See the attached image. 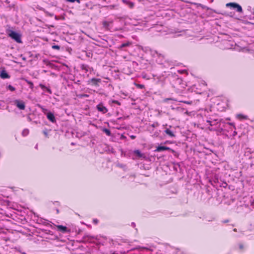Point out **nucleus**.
<instances>
[{
  "label": "nucleus",
  "mask_w": 254,
  "mask_h": 254,
  "mask_svg": "<svg viewBox=\"0 0 254 254\" xmlns=\"http://www.w3.org/2000/svg\"><path fill=\"white\" fill-rule=\"evenodd\" d=\"M6 32L8 37L11 38L16 43L19 44L22 43L21 39L22 35L19 33L10 29L6 30Z\"/></svg>",
  "instance_id": "f257e3e1"
},
{
  "label": "nucleus",
  "mask_w": 254,
  "mask_h": 254,
  "mask_svg": "<svg viewBox=\"0 0 254 254\" xmlns=\"http://www.w3.org/2000/svg\"><path fill=\"white\" fill-rule=\"evenodd\" d=\"M103 131L107 135L110 136L111 134V131L107 128H104Z\"/></svg>",
  "instance_id": "6ab92c4d"
},
{
  "label": "nucleus",
  "mask_w": 254,
  "mask_h": 254,
  "mask_svg": "<svg viewBox=\"0 0 254 254\" xmlns=\"http://www.w3.org/2000/svg\"><path fill=\"white\" fill-rule=\"evenodd\" d=\"M57 213H59V210H58V209H57Z\"/></svg>",
  "instance_id": "4c0bfd02"
},
{
  "label": "nucleus",
  "mask_w": 254,
  "mask_h": 254,
  "mask_svg": "<svg viewBox=\"0 0 254 254\" xmlns=\"http://www.w3.org/2000/svg\"><path fill=\"white\" fill-rule=\"evenodd\" d=\"M96 108L99 112H101L103 114L106 113L108 111V109L104 106L103 104L102 103L97 105Z\"/></svg>",
  "instance_id": "39448f33"
},
{
  "label": "nucleus",
  "mask_w": 254,
  "mask_h": 254,
  "mask_svg": "<svg viewBox=\"0 0 254 254\" xmlns=\"http://www.w3.org/2000/svg\"><path fill=\"white\" fill-rule=\"evenodd\" d=\"M67 1L70 2H74L76 1L78 3H80V0H67Z\"/></svg>",
  "instance_id": "cd10ccee"
},
{
  "label": "nucleus",
  "mask_w": 254,
  "mask_h": 254,
  "mask_svg": "<svg viewBox=\"0 0 254 254\" xmlns=\"http://www.w3.org/2000/svg\"><path fill=\"white\" fill-rule=\"evenodd\" d=\"M227 7H230L234 9H236L237 11L239 12H242L243 11L242 8L240 5L235 2H230L226 4Z\"/></svg>",
  "instance_id": "7ed1b4c3"
},
{
  "label": "nucleus",
  "mask_w": 254,
  "mask_h": 254,
  "mask_svg": "<svg viewBox=\"0 0 254 254\" xmlns=\"http://www.w3.org/2000/svg\"><path fill=\"white\" fill-rule=\"evenodd\" d=\"M237 132H236V131H234V133H233V135H234V136L236 135H237Z\"/></svg>",
  "instance_id": "c9c22d12"
},
{
  "label": "nucleus",
  "mask_w": 254,
  "mask_h": 254,
  "mask_svg": "<svg viewBox=\"0 0 254 254\" xmlns=\"http://www.w3.org/2000/svg\"><path fill=\"white\" fill-rule=\"evenodd\" d=\"M165 132L168 135H169L171 137H175V135L174 133L169 128H167L165 130Z\"/></svg>",
  "instance_id": "ddd939ff"
},
{
  "label": "nucleus",
  "mask_w": 254,
  "mask_h": 254,
  "mask_svg": "<svg viewBox=\"0 0 254 254\" xmlns=\"http://www.w3.org/2000/svg\"><path fill=\"white\" fill-rule=\"evenodd\" d=\"M29 131L28 129H25L22 131V135L23 136H26L29 134Z\"/></svg>",
  "instance_id": "412c9836"
},
{
  "label": "nucleus",
  "mask_w": 254,
  "mask_h": 254,
  "mask_svg": "<svg viewBox=\"0 0 254 254\" xmlns=\"http://www.w3.org/2000/svg\"><path fill=\"white\" fill-rule=\"evenodd\" d=\"M110 23H111V22L105 21L103 22V25L104 26V27L107 28L110 25Z\"/></svg>",
  "instance_id": "4be33fe9"
},
{
  "label": "nucleus",
  "mask_w": 254,
  "mask_h": 254,
  "mask_svg": "<svg viewBox=\"0 0 254 254\" xmlns=\"http://www.w3.org/2000/svg\"><path fill=\"white\" fill-rule=\"evenodd\" d=\"M53 49L59 50L60 49V46L59 45H53L52 47Z\"/></svg>",
  "instance_id": "b1692460"
},
{
  "label": "nucleus",
  "mask_w": 254,
  "mask_h": 254,
  "mask_svg": "<svg viewBox=\"0 0 254 254\" xmlns=\"http://www.w3.org/2000/svg\"><path fill=\"white\" fill-rule=\"evenodd\" d=\"M135 86L139 89H144L145 86L143 84H140L137 83H134Z\"/></svg>",
  "instance_id": "aec40b11"
},
{
  "label": "nucleus",
  "mask_w": 254,
  "mask_h": 254,
  "mask_svg": "<svg viewBox=\"0 0 254 254\" xmlns=\"http://www.w3.org/2000/svg\"><path fill=\"white\" fill-rule=\"evenodd\" d=\"M83 96H84V97H88V95L86 94V95H84Z\"/></svg>",
  "instance_id": "e433bc0d"
},
{
  "label": "nucleus",
  "mask_w": 254,
  "mask_h": 254,
  "mask_svg": "<svg viewBox=\"0 0 254 254\" xmlns=\"http://www.w3.org/2000/svg\"><path fill=\"white\" fill-rule=\"evenodd\" d=\"M81 68L83 70H84L86 71V72H87L88 71V66L86 65H82V66H81Z\"/></svg>",
  "instance_id": "393cba45"
},
{
  "label": "nucleus",
  "mask_w": 254,
  "mask_h": 254,
  "mask_svg": "<svg viewBox=\"0 0 254 254\" xmlns=\"http://www.w3.org/2000/svg\"><path fill=\"white\" fill-rule=\"evenodd\" d=\"M0 77L2 79H8L10 78V76L6 71L3 69L0 72Z\"/></svg>",
  "instance_id": "1a4fd4ad"
},
{
  "label": "nucleus",
  "mask_w": 254,
  "mask_h": 254,
  "mask_svg": "<svg viewBox=\"0 0 254 254\" xmlns=\"http://www.w3.org/2000/svg\"><path fill=\"white\" fill-rule=\"evenodd\" d=\"M130 137L131 139H134L135 138L136 136L135 135H131L130 136Z\"/></svg>",
  "instance_id": "72a5a7b5"
},
{
  "label": "nucleus",
  "mask_w": 254,
  "mask_h": 254,
  "mask_svg": "<svg viewBox=\"0 0 254 254\" xmlns=\"http://www.w3.org/2000/svg\"><path fill=\"white\" fill-rule=\"evenodd\" d=\"M26 82H27V83L30 86V88L31 89H33V88H34V84L32 82H31V81H29L28 80H26Z\"/></svg>",
  "instance_id": "a211bd4d"
},
{
  "label": "nucleus",
  "mask_w": 254,
  "mask_h": 254,
  "mask_svg": "<svg viewBox=\"0 0 254 254\" xmlns=\"http://www.w3.org/2000/svg\"><path fill=\"white\" fill-rule=\"evenodd\" d=\"M182 102L186 104H188V105H191L193 103L192 101H182Z\"/></svg>",
  "instance_id": "bb28decb"
},
{
  "label": "nucleus",
  "mask_w": 254,
  "mask_h": 254,
  "mask_svg": "<svg viewBox=\"0 0 254 254\" xmlns=\"http://www.w3.org/2000/svg\"><path fill=\"white\" fill-rule=\"evenodd\" d=\"M99 222V220L97 219H93V223L94 224H97Z\"/></svg>",
  "instance_id": "7c9ffc66"
},
{
  "label": "nucleus",
  "mask_w": 254,
  "mask_h": 254,
  "mask_svg": "<svg viewBox=\"0 0 254 254\" xmlns=\"http://www.w3.org/2000/svg\"><path fill=\"white\" fill-rule=\"evenodd\" d=\"M159 124L158 123H154L151 125V126L153 127H158Z\"/></svg>",
  "instance_id": "c85d7f7f"
},
{
  "label": "nucleus",
  "mask_w": 254,
  "mask_h": 254,
  "mask_svg": "<svg viewBox=\"0 0 254 254\" xmlns=\"http://www.w3.org/2000/svg\"><path fill=\"white\" fill-rule=\"evenodd\" d=\"M237 118L240 120L248 119V117L247 115H245L242 114L237 115Z\"/></svg>",
  "instance_id": "f8f14e48"
},
{
  "label": "nucleus",
  "mask_w": 254,
  "mask_h": 254,
  "mask_svg": "<svg viewBox=\"0 0 254 254\" xmlns=\"http://www.w3.org/2000/svg\"><path fill=\"white\" fill-rule=\"evenodd\" d=\"M223 223H228L229 222V220L228 219H227V220H223Z\"/></svg>",
  "instance_id": "f704fd0d"
},
{
  "label": "nucleus",
  "mask_w": 254,
  "mask_h": 254,
  "mask_svg": "<svg viewBox=\"0 0 254 254\" xmlns=\"http://www.w3.org/2000/svg\"><path fill=\"white\" fill-rule=\"evenodd\" d=\"M234 231H236V229H234Z\"/></svg>",
  "instance_id": "58836bf2"
},
{
  "label": "nucleus",
  "mask_w": 254,
  "mask_h": 254,
  "mask_svg": "<svg viewBox=\"0 0 254 254\" xmlns=\"http://www.w3.org/2000/svg\"><path fill=\"white\" fill-rule=\"evenodd\" d=\"M216 120H213V121H212V120H208L206 121V122L209 123V125L211 126H214L215 125V122H216Z\"/></svg>",
  "instance_id": "dca6fc26"
},
{
  "label": "nucleus",
  "mask_w": 254,
  "mask_h": 254,
  "mask_svg": "<svg viewBox=\"0 0 254 254\" xmlns=\"http://www.w3.org/2000/svg\"><path fill=\"white\" fill-rule=\"evenodd\" d=\"M131 42L128 41L126 43L122 44L119 48L122 49V48H123L124 47L129 46L130 45H131Z\"/></svg>",
  "instance_id": "4468645a"
},
{
  "label": "nucleus",
  "mask_w": 254,
  "mask_h": 254,
  "mask_svg": "<svg viewBox=\"0 0 254 254\" xmlns=\"http://www.w3.org/2000/svg\"><path fill=\"white\" fill-rule=\"evenodd\" d=\"M14 104L20 110H24L25 108V105L23 101L16 100L14 101Z\"/></svg>",
  "instance_id": "423d86ee"
},
{
  "label": "nucleus",
  "mask_w": 254,
  "mask_h": 254,
  "mask_svg": "<svg viewBox=\"0 0 254 254\" xmlns=\"http://www.w3.org/2000/svg\"><path fill=\"white\" fill-rule=\"evenodd\" d=\"M39 86L43 89H46L47 91H48L49 93H51V90L46 87L44 85L42 84H40L39 85Z\"/></svg>",
  "instance_id": "f3484780"
},
{
  "label": "nucleus",
  "mask_w": 254,
  "mask_h": 254,
  "mask_svg": "<svg viewBox=\"0 0 254 254\" xmlns=\"http://www.w3.org/2000/svg\"><path fill=\"white\" fill-rule=\"evenodd\" d=\"M47 119L52 123L56 122V120L54 114L51 112H49L47 114Z\"/></svg>",
  "instance_id": "9d476101"
},
{
  "label": "nucleus",
  "mask_w": 254,
  "mask_h": 254,
  "mask_svg": "<svg viewBox=\"0 0 254 254\" xmlns=\"http://www.w3.org/2000/svg\"><path fill=\"white\" fill-rule=\"evenodd\" d=\"M39 107H40L42 112L43 113H44L45 114H46V112L47 111V109L44 108V107H43L42 106H39Z\"/></svg>",
  "instance_id": "a878e982"
},
{
  "label": "nucleus",
  "mask_w": 254,
  "mask_h": 254,
  "mask_svg": "<svg viewBox=\"0 0 254 254\" xmlns=\"http://www.w3.org/2000/svg\"><path fill=\"white\" fill-rule=\"evenodd\" d=\"M165 150H170L172 151V152H174V150L171 149L170 147L165 146H158L156 147V149L155 150V152H161L162 151H165Z\"/></svg>",
  "instance_id": "6e6552de"
},
{
  "label": "nucleus",
  "mask_w": 254,
  "mask_h": 254,
  "mask_svg": "<svg viewBox=\"0 0 254 254\" xmlns=\"http://www.w3.org/2000/svg\"><path fill=\"white\" fill-rule=\"evenodd\" d=\"M239 250L243 251H244V245L242 243H239Z\"/></svg>",
  "instance_id": "5701e85b"
},
{
  "label": "nucleus",
  "mask_w": 254,
  "mask_h": 254,
  "mask_svg": "<svg viewBox=\"0 0 254 254\" xmlns=\"http://www.w3.org/2000/svg\"><path fill=\"white\" fill-rule=\"evenodd\" d=\"M45 13H46L47 15H50L51 17H52V16L54 15V14H53V13H52V14L50 13H49V12H48V11H45Z\"/></svg>",
  "instance_id": "473e14b6"
},
{
  "label": "nucleus",
  "mask_w": 254,
  "mask_h": 254,
  "mask_svg": "<svg viewBox=\"0 0 254 254\" xmlns=\"http://www.w3.org/2000/svg\"><path fill=\"white\" fill-rule=\"evenodd\" d=\"M173 86L178 91H181L185 88L186 83L183 81L182 78H177L174 80Z\"/></svg>",
  "instance_id": "f03ea898"
},
{
  "label": "nucleus",
  "mask_w": 254,
  "mask_h": 254,
  "mask_svg": "<svg viewBox=\"0 0 254 254\" xmlns=\"http://www.w3.org/2000/svg\"><path fill=\"white\" fill-rule=\"evenodd\" d=\"M112 102H113V103H115V104H117V105H121L120 102H119V101H117V100H113V101H112Z\"/></svg>",
  "instance_id": "2f4dec72"
},
{
  "label": "nucleus",
  "mask_w": 254,
  "mask_h": 254,
  "mask_svg": "<svg viewBox=\"0 0 254 254\" xmlns=\"http://www.w3.org/2000/svg\"><path fill=\"white\" fill-rule=\"evenodd\" d=\"M134 153L139 158L143 156V155L141 153V152L139 150H134Z\"/></svg>",
  "instance_id": "2eb2a0df"
},
{
  "label": "nucleus",
  "mask_w": 254,
  "mask_h": 254,
  "mask_svg": "<svg viewBox=\"0 0 254 254\" xmlns=\"http://www.w3.org/2000/svg\"><path fill=\"white\" fill-rule=\"evenodd\" d=\"M8 88L10 90H11L12 91H13L15 90V88L10 85H9L8 86Z\"/></svg>",
  "instance_id": "c756f323"
},
{
  "label": "nucleus",
  "mask_w": 254,
  "mask_h": 254,
  "mask_svg": "<svg viewBox=\"0 0 254 254\" xmlns=\"http://www.w3.org/2000/svg\"><path fill=\"white\" fill-rule=\"evenodd\" d=\"M101 82V79L100 78H92L88 81V84L95 86H99V84Z\"/></svg>",
  "instance_id": "20e7f679"
},
{
  "label": "nucleus",
  "mask_w": 254,
  "mask_h": 254,
  "mask_svg": "<svg viewBox=\"0 0 254 254\" xmlns=\"http://www.w3.org/2000/svg\"><path fill=\"white\" fill-rule=\"evenodd\" d=\"M56 227L58 231L61 232L63 233L70 232V230L68 229V228L66 226H64L63 225H57Z\"/></svg>",
  "instance_id": "0eeeda50"
},
{
  "label": "nucleus",
  "mask_w": 254,
  "mask_h": 254,
  "mask_svg": "<svg viewBox=\"0 0 254 254\" xmlns=\"http://www.w3.org/2000/svg\"><path fill=\"white\" fill-rule=\"evenodd\" d=\"M122 1L124 3L127 4V5H128V6L130 8H133L134 7V3L131 2V1H130L129 0H122Z\"/></svg>",
  "instance_id": "9b49d317"
}]
</instances>
